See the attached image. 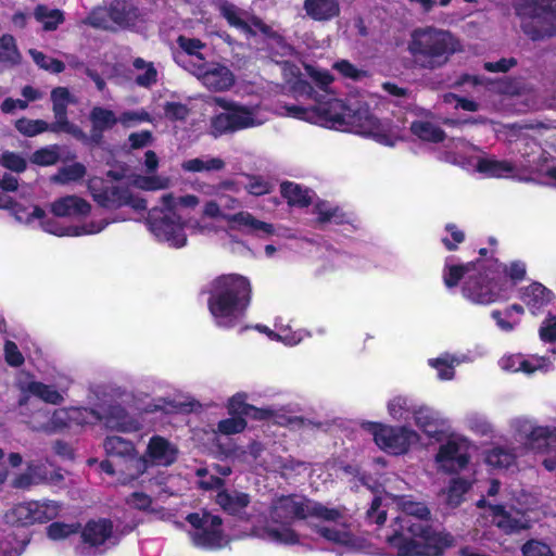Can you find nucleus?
<instances>
[{"mask_svg":"<svg viewBox=\"0 0 556 556\" xmlns=\"http://www.w3.org/2000/svg\"><path fill=\"white\" fill-rule=\"evenodd\" d=\"M469 454H460L459 446L454 441H447L441 445L437 453L435 460L450 472H457L467 467L469 464Z\"/></svg>","mask_w":556,"mask_h":556,"instance_id":"b1692460","label":"nucleus"},{"mask_svg":"<svg viewBox=\"0 0 556 556\" xmlns=\"http://www.w3.org/2000/svg\"><path fill=\"white\" fill-rule=\"evenodd\" d=\"M185 520L197 529L193 542L201 547H218L223 542V519L207 511L203 515L191 513Z\"/></svg>","mask_w":556,"mask_h":556,"instance_id":"9b49d317","label":"nucleus"},{"mask_svg":"<svg viewBox=\"0 0 556 556\" xmlns=\"http://www.w3.org/2000/svg\"><path fill=\"white\" fill-rule=\"evenodd\" d=\"M80 529V525L76 523H66L62 521H52L47 527V535L52 540H63L68 538L71 534L77 533Z\"/></svg>","mask_w":556,"mask_h":556,"instance_id":"603ef678","label":"nucleus"},{"mask_svg":"<svg viewBox=\"0 0 556 556\" xmlns=\"http://www.w3.org/2000/svg\"><path fill=\"white\" fill-rule=\"evenodd\" d=\"M484 460L491 467L509 468L516 462V454L510 450L497 446L486 452Z\"/></svg>","mask_w":556,"mask_h":556,"instance_id":"a19ab883","label":"nucleus"},{"mask_svg":"<svg viewBox=\"0 0 556 556\" xmlns=\"http://www.w3.org/2000/svg\"><path fill=\"white\" fill-rule=\"evenodd\" d=\"M525 445L536 453H554L556 455V429L538 426L526 438Z\"/></svg>","mask_w":556,"mask_h":556,"instance_id":"cd10ccee","label":"nucleus"},{"mask_svg":"<svg viewBox=\"0 0 556 556\" xmlns=\"http://www.w3.org/2000/svg\"><path fill=\"white\" fill-rule=\"evenodd\" d=\"M247 427V421L244 418L231 416L228 419H222L217 422V430L222 434H237L242 432Z\"/></svg>","mask_w":556,"mask_h":556,"instance_id":"052dcab7","label":"nucleus"},{"mask_svg":"<svg viewBox=\"0 0 556 556\" xmlns=\"http://www.w3.org/2000/svg\"><path fill=\"white\" fill-rule=\"evenodd\" d=\"M514 283L522 281L526 277V264L520 260L511 261L509 264L501 262V270Z\"/></svg>","mask_w":556,"mask_h":556,"instance_id":"13d9d810","label":"nucleus"},{"mask_svg":"<svg viewBox=\"0 0 556 556\" xmlns=\"http://www.w3.org/2000/svg\"><path fill=\"white\" fill-rule=\"evenodd\" d=\"M164 113L173 122H182L190 114V110L181 102L168 101L164 105Z\"/></svg>","mask_w":556,"mask_h":556,"instance_id":"774afa93","label":"nucleus"},{"mask_svg":"<svg viewBox=\"0 0 556 556\" xmlns=\"http://www.w3.org/2000/svg\"><path fill=\"white\" fill-rule=\"evenodd\" d=\"M31 511L30 502L20 503L5 513L4 520L13 527L31 526L34 525Z\"/></svg>","mask_w":556,"mask_h":556,"instance_id":"e433bc0d","label":"nucleus"},{"mask_svg":"<svg viewBox=\"0 0 556 556\" xmlns=\"http://www.w3.org/2000/svg\"><path fill=\"white\" fill-rule=\"evenodd\" d=\"M476 169L491 178H504L515 172V165L507 160L478 159Z\"/></svg>","mask_w":556,"mask_h":556,"instance_id":"2f4dec72","label":"nucleus"},{"mask_svg":"<svg viewBox=\"0 0 556 556\" xmlns=\"http://www.w3.org/2000/svg\"><path fill=\"white\" fill-rule=\"evenodd\" d=\"M251 497L249 493L228 489H222L216 493L215 503L222 507V509L240 520H247L245 508L249 506Z\"/></svg>","mask_w":556,"mask_h":556,"instance_id":"aec40b11","label":"nucleus"},{"mask_svg":"<svg viewBox=\"0 0 556 556\" xmlns=\"http://www.w3.org/2000/svg\"><path fill=\"white\" fill-rule=\"evenodd\" d=\"M344 122L345 124L340 128L343 131H352L363 136H377L380 130V122L367 104L349 105Z\"/></svg>","mask_w":556,"mask_h":556,"instance_id":"ddd939ff","label":"nucleus"},{"mask_svg":"<svg viewBox=\"0 0 556 556\" xmlns=\"http://www.w3.org/2000/svg\"><path fill=\"white\" fill-rule=\"evenodd\" d=\"M90 122L97 128L109 130L117 124V117L109 109L94 106L90 112Z\"/></svg>","mask_w":556,"mask_h":556,"instance_id":"49530a36","label":"nucleus"},{"mask_svg":"<svg viewBox=\"0 0 556 556\" xmlns=\"http://www.w3.org/2000/svg\"><path fill=\"white\" fill-rule=\"evenodd\" d=\"M85 174V165L79 162H75L60 169V179L64 184L79 181L80 179L84 178Z\"/></svg>","mask_w":556,"mask_h":556,"instance_id":"0e129e2a","label":"nucleus"},{"mask_svg":"<svg viewBox=\"0 0 556 556\" xmlns=\"http://www.w3.org/2000/svg\"><path fill=\"white\" fill-rule=\"evenodd\" d=\"M514 10L528 39L543 41L556 36V0H520Z\"/></svg>","mask_w":556,"mask_h":556,"instance_id":"20e7f679","label":"nucleus"},{"mask_svg":"<svg viewBox=\"0 0 556 556\" xmlns=\"http://www.w3.org/2000/svg\"><path fill=\"white\" fill-rule=\"evenodd\" d=\"M50 211L55 217H85L90 214L91 204L78 195L68 194L56 199Z\"/></svg>","mask_w":556,"mask_h":556,"instance_id":"412c9836","label":"nucleus"},{"mask_svg":"<svg viewBox=\"0 0 556 556\" xmlns=\"http://www.w3.org/2000/svg\"><path fill=\"white\" fill-rule=\"evenodd\" d=\"M304 70L315 86L321 91H327L334 78L328 70L318 68L309 63H304Z\"/></svg>","mask_w":556,"mask_h":556,"instance_id":"8fccbe9b","label":"nucleus"},{"mask_svg":"<svg viewBox=\"0 0 556 556\" xmlns=\"http://www.w3.org/2000/svg\"><path fill=\"white\" fill-rule=\"evenodd\" d=\"M402 514L391 522L386 543L397 556H441L455 544L454 536L430 525L431 510L421 502L405 500Z\"/></svg>","mask_w":556,"mask_h":556,"instance_id":"f257e3e1","label":"nucleus"},{"mask_svg":"<svg viewBox=\"0 0 556 556\" xmlns=\"http://www.w3.org/2000/svg\"><path fill=\"white\" fill-rule=\"evenodd\" d=\"M146 225L160 241L167 242L173 248H182L187 242L185 224L175 211L152 207L148 211Z\"/></svg>","mask_w":556,"mask_h":556,"instance_id":"1a4fd4ad","label":"nucleus"},{"mask_svg":"<svg viewBox=\"0 0 556 556\" xmlns=\"http://www.w3.org/2000/svg\"><path fill=\"white\" fill-rule=\"evenodd\" d=\"M39 416L43 417L48 422H43L39 426H34L35 430L41 431H52L58 429H63L68 426L67 424V413L63 409L55 410L50 418H48V414L43 412L37 413Z\"/></svg>","mask_w":556,"mask_h":556,"instance_id":"3c124183","label":"nucleus"},{"mask_svg":"<svg viewBox=\"0 0 556 556\" xmlns=\"http://www.w3.org/2000/svg\"><path fill=\"white\" fill-rule=\"evenodd\" d=\"M414 422L416 426L428 435L432 437L440 431L441 421L439 414L428 407L420 406L412 410Z\"/></svg>","mask_w":556,"mask_h":556,"instance_id":"473e14b6","label":"nucleus"},{"mask_svg":"<svg viewBox=\"0 0 556 556\" xmlns=\"http://www.w3.org/2000/svg\"><path fill=\"white\" fill-rule=\"evenodd\" d=\"M519 298L533 315H538L552 301L553 292L540 282H532L520 289Z\"/></svg>","mask_w":556,"mask_h":556,"instance_id":"393cba45","label":"nucleus"},{"mask_svg":"<svg viewBox=\"0 0 556 556\" xmlns=\"http://www.w3.org/2000/svg\"><path fill=\"white\" fill-rule=\"evenodd\" d=\"M314 531L325 540L341 546H352L354 535L346 529H337L326 526H314Z\"/></svg>","mask_w":556,"mask_h":556,"instance_id":"58836bf2","label":"nucleus"},{"mask_svg":"<svg viewBox=\"0 0 556 556\" xmlns=\"http://www.w3.org/2000/svg\"><path fill=\"white\" fill-rule=\"evenodd\" d=\"M316 210H317L316 223H318L319 225H325V223H331V222H334L336 225H343V223H346V216L339 207L321 210L317 205Z\"/></svg>","mask_w":556,"mask_h":556,"instance_id":"e2e57ef3","label":"nucleus"},{"mask_svg":"<svg viewBox=\"0 0 556 556\" xmlns=\"http://www.w3.org/2000/svg\"><path fill=\"white\" fill-rule=\"evenodd\" d=\"M106 9L110 21L117 27H129L139 16L131 0H112Z\"/></svg>","mask_w":556,"mask_h":556,"instance_id":"c85d7f7f","label":"nucleus"},{"mask_svg":"<svg viewBox=\"0 0 556 556\" xmlns=\"http://www.w3.org/2000/svg\"><path fill=\"white\" fill-rule=\"evenodd\" d=\"M110 22L108 9L101 7L93 9L90 14L87 15V20H85V24L96 29H111Z\"/></svg>","mask_w":556,"mask_h":556,"instance_id":"680f3d73","label":"nucleus"},{"mask_svg":"<svg viewBox=\"0 0 556 556\" xmlns=\"http://www.w3.org/2000/svg\"><path fill=\"white\" fill-rule=\"evenodd\" d=\"M31 518L34 523H43L56 518L60 514L61 506L52 500L30 501Z\"/></svg>","mask_w":556,"mask_h":556,"instance_id":"c9c22d12","label":"nucleus"},{"mask_svg":"<svg viewBox=\"0 0 556 556\" xmlns=\"http://www.w3.org/2000/svg\"><path fill=\"white\" fill-rule=\"evenodd\" d=\"M98 419L102 420L108 428L117 431L130 432L138 430V421L121 404L109 405Z\"/></svg>","mask_w":556,"mask_h":556,"instance_id":"4be33fe9","label":"nucleus"},{"mask_svg":"<svg viewBox=\"0 0 556 556\" xmlns=\"http://www.w3.org/2000/svg\"><path fill=\"white\" fill-rule=\"evenodd\" d=\"M304 9L306 14L317 22L331 21L340 15L338 0H305Z\"/></svg>","mask_w":556,"mask_h":556,"instance_id":"c756f323","label":"nucleus"},{"mask_svg":"<svg viewBox=\"0 0 556 556\" xmlns=\"http://www.w3.org/2000/svg\"><path fill=\"white\" fill-rule=\"evenodd\" d=\"M37 22L42 24V29L55 30L65 22L64 12L60 9H49L46 4H38L34 10Z\"/></svg>","mask_w":556,"mask_h":556,"instance_id":"f704fd0d","label":"nucleus"},{"mask_svg":"<svg viewBox=\"0 0 556 556\" xmlns=\"http://www.w3.org/2000/svg\"><path fill=\"white\" fill-rule=\"evenodd\" d=\"M146 455L152 463L170 466L176 462L178 451L166 438L152 435L149 439Z\"/></svg>","mask_w":556,"mask_h":556,"instance_id":"5701e85b","label":"nucleus"},{"mask_svg":"<svg viewBox=\"0 0 556 556\" xmlns=\"http://www.w3.org/2000/svg\"><path fill=\"white\" fill-rule=\"evenodd\" d=\"M176 42L187 55L204 60L200 51L205 48V43L201 39L179 35Z\"/></svg>","mask_w":556,"mask_h":556,"instance_id":"6e6d98bb","label":"nucleus"},{"mask_svg":"<svg viewBox=\"0 0 556 556\" xmlns=\"http://www.w3.org/2000/svg\"><path fill=\"white\" fill-rule=\"evenodd\" d=\"M213 101L225 110L211 118V129L215 137L261 125L252 108L225 97H214Z\"/></svg>","mask_w":556,"mask_h":556,"instance_id":"423d86ee","label":"nucleus"},{"mask_svg":"<svg viewBox=\"0 0 556 556\" xmlns=\"http://www.w3.org/2000/svg\"><path fill=\"white\" fill-rule=\"evenodd\" d=\"M497 264V258L473 260L460 264H445L443 268V283L446 289L456 288L459 282L465 281L467 276L479 268H490Z\"/></svg>","mask_w":556,"mask_h":556,"instance_id":"a211bd4d","label":"nucleus"},{"mask_svg":"<svg viewBox=\"0 0 556 556\" xmlns=\"http://www.w3.org/2000/svg\"><path fill=\"white\" fill-rule=\"evenodd\" d=\"M60 157V147L52 144L36 150L30 156V162L39 166H50L56 164Z\"/></svg>","mask_w":556,"mask_h":556,"instance_id":"a18cd8bd","label":"nucleus"},{"mask_svg":"<svg viewBox=\"0 0 556 556\" xmlns=\"http://www.w3.org/2000/svg\"><path fill=\"white\" fill-rule=\"evenodd\" d=\"M80 542L91 549H99L108 543L115 545L117 540L114 535V523L108 517L89 519L80 529Z\"/></svg>","mask_w":556,"mask_h":556,"instance_id":"f8f14e48","label":"nucleus"},{"mask_svg":"<svg viewBox=\"0 0 556 556\" xmlns=\"http://www.w3.org/2000/svg\"><path fill=\"white\" fill-rule=\"evenodd\" d=\"M21 60L15 39L11 34H3L0 37V62L15 64Z\"/></svg>","mask_w":556,"mask_h":556,"instance_id":"de8ad7c7","label":"nucleus"},{"mask_svg":"<svg viewBox=\"0 0 556 556\" xmlns=\"http://www.w3.org/2000/svg\"><path fill=\"white\" fill-rule=\"evenodd\" d=\"M457 45L450 30L426 26L412 31L407 50L415 66L434 71L448 62L457 51Z\"/></svg>","mask_w":556,"mask_h":556,"instance_id":"7ed1b4c3","label":"nucleus"},{"mask_svg":"<svg viewBox=\"0 0 556 556\" xmlns=\"http://www.w3.org/2000/svg\"><path fill=\"white\" fill-rule=\"evenodd\" d=\"M207 309L216 326L233 328L247 314L251 303L252 288L249 279L239 274L215 277L207 291Z\"/></svg>","mask_w":556,"mask_h":556,"instance_id":"f03ea898","label":"nucleus"},{"mask_svg":"<svg viewBox=\"0 0 556 556\" xmlns=\"http://www.w3.org/2000/svg\"><path fill=\"white\" fill-rule=\"evenodd\" d=\"M475 270L467 276L463 283V295L473 304L489 305L498 301L501 296V288L494 275L500 274L501 261L497 264Z\"/></svg>","mask_w":556,"mask_h":556,"instance_id":"0eeeda50","label":"nucleus"},{"mask_svg":"<svg viewBox=\"0 0 556 556\" xmlns=\"http://www.w3.org/2000/svg\"><path fill=\"white\" fill-rule=\"evenodd\" d=\"M203 85L211 91L223 92L230 90L235 85V75L231 70L219 63L199 67Z\"/></svg>","mask_w":556,"mask_h":556,"instance_id":"6ab92c4d","label":"nucleus"},{"mask_svg":"<svg viewBox=\"0 0 556 556\" xmlns=\"http://www.w3.org/2000/svg\"><path fill=\"white\" fill-rule=\"evenodd\" d=\"M226 163L222 159H189L181 162L180 167L184 172L200 173L210 170H222Z\"/></svg>","mask_w":556,"mask_h":556,"instance_id":"ea45409f","label":"nucleus"},{"mask_svg":"<svg viewBox=\"0 0 556 556\" xmlns=\"http://www.w3.org/2000/svg\"><path fill=\"white\" fill-rule=\"evenodd\" d=\"M522 556H553L551 547L539 540H528L521 546Z\"/></svg>","mask_w":556,"mask_h":556,"instance_id":"338daca9","label":"nucleus"},{"mask_svg":"<svg viewBox=\"0 0 556 556\" xmlns=\"http://www.w3.org/2000/svg\"><path fill=\"white\" fill-rule=\"evenodd\" d=\"M23 395L20 396L17 404L24 406L28 403L29 394L40 399L45 403L52 405H60L64 397L60 391L52 386H47L39 381H30L26 386L22 387Z\"/></svg>","mask_w":556,"mask_h":556,"instance_id":"a878e982","label":"nucleus"},{"mask_svg":"<svg viewBox=\"0 0 556 556\" xmlns=\"http://www.w3.org/2000/svg\"><path fill=\"white\" fill-rule=\"evenodd\" d=\"M129 187L115 186L102 178H93L89 182V190L93 200L108 210H116L124 206L125 195Z\"/></svg>","mask_w":556,"mask_h":556,"instance_id":"dca6fc26","label":"nucleus"},{"mask_svg":"<svg viewBox=\"0 0 556 556\" xmlns=\"http://www.w3.org/2000/svg\"><path fill=\"white\" fill-rule=\"evenodd\" d=\"M363 427L372 434L375 444L389 455H404L418 438L407 426H391L379 421H367Z\"/></svg>","mask_w":556,"mask_h":556,"instance_id":"6e6552de","label":"nucleus"},{"mask_svg":"<svg viewBox=\"0 0 556 556\" xmlns=\"http://www.w3.org/2000/svg\"><path fill=\"white\" fill-rule=\"evenodd\" d=\"M387 407L389 415L395 420L403 419L405 414L412 413V410L415 409L412 406L409 399L404 395H397L394 399H391L388 402Z\"/></svg>","mask_w":556,"mask_h":556,"instance_id":"864d4df0","label":"nucleus"},{"mask_svg":"<svg viewBox=\"0 0 556 556\" xmlns=\"http://www.w3.org/2000/svg\"><path fill=\"white\" fill-rule=\"evenodd\" d=\"M50 99H52V113H54L55 121L50 125L52 132H65L71 136L81 137V128L68 121L67 108L73 102L72 94L65 87H56L50 91Z\"/></svg>","mask_w":556,"mask_h":556,"instance_id":"2eb2a0df","label":"nucleus"},{"mask_svg":"<svg viewBox=\"0 0 556 556\" xmlns=\"http://www.w3.org/2000/svg\"><path fill=\"white\" fill-rule=\"evenodd\" d=\"M348 104L338 98H330L327 101L313 105L314 123L339 129L345 124L344 117Z\"/></svg>","mask_w":556,"mask_h":556,"instance_id":"f3484780","label":"nucleus"},{"mask_svg":"<svg viewBox=\"0 0 556 556\" xmlns=\"http://www.w3.org/2000/svg\"><path fill=\"white\" fill-rule=\"evenodd\" d=\"M280 194L289 206L306 208L312 204L311 189L293 181L280 184Z\"/></svg>","mask_w":556,"mask_h":556,"instance_id":"7c9ffc66","label":"nucleus"},{"mask_svg":"<svg viewBox=\"0 0 556 556\" xmlns=\"http://www.w3.org/2000/svg\"><path fill=\"white\" fill-rule=\"evenodd\" d=\"M306 514L307 518L312 517L327 521H338L342 518V514L338 508H329L313 500H307Z\"/></svg>","mask_w":556,"mask_h":556,"instance_id":"79ce46f5","label":"nucleus"},{"mask_svg":"<svg viewBox=\"0 0 556 556\" xmlns=\"http://www.w3.org/2000/svg\"><path fill=\"white\" fill-rule=\"evenodd\" d=\"M245 190L250 194L260 197L271 192L273 185L260 175H251Z\"/></svg>","mask_w":556,"mask_h":556,"instance_id":"69168bd1","label":"nucleus"},{"mask_svg":"<svg viewBox=\"0 0 556 556\" xmlns=\"http://www.w3.org/2000/svg\"><path fill=\"white\" fill-rule=\"evenodd\" d=\"M103 446L109 456L131 457L136 453L135 445L131 441L117 435L108 437L104 440Z\"/></svg>","mask_w":556,"mask_h":556,"instance_id":"4c0bfd02","label":"nucleus"},{"mask_svg":"<svg viewBox=\"0 0 556 556\" xmlns=\"http://www.w3.org/2000/svg\"><path fill=\"white\" fill-rule=\"evenodd\" d=\"M471 483L465 478H454L447 489V502L457 506L464 502L465 494L470 490Z\"/></svg>","mask_w":556,"mask_h":556,"instance_id":"09e8293b","label":"nucleus"},{"mask_svg":"<svg viewBox=\"0 0 556 556\" xmlns=\"http://www.w3.org/2000/svg\"><path fill=\"white\" fill-rule=\"evenodd\" d=\"M280 529L273 527H265L264 531L266 535L274 542L295 545L300 543V536L298 532L290 527V525H281Z\"/></svg>","mask_w":556,"mask_h":556,"instance_id":"37998d69","label":"nucleus"},{"mask_svg":"<svg viewBox=\"0 0 556 556\" xmlns=\"http://www.w3.org/2000/svg\"><path fill=\"white\" fill-rule=\"evenodd\" d=\"M17 131L26 137H35L43 131H51V126L42 119L22 117L14 123Z\"/></svg>","mask_w":556,"mask_h":556,"instance_id":"c03bdc74","label":"nucleus"},{"mask_svg":"<svg viewBox=\"0 0 556 556\" xmlns=\"http://www.w3.org/2000/svg\"><path fill=\"white\" fill-rule=\"evenodd\" d=\"M30 55L34 62L40 68L52 72L54 74H60L65 70V63L60 61V59L48 58L42 52L37 50H31Z\"/></svg>","mask_w":556,"mask_h":556,"instance_id":"5fc2aeb1","label":"nucleus"},{"mask_svg":"<svg viewBox=\"0 0 556 556\" xmlns=\"http://www.w3.org/2000/svg\"><path fill=\"white\" fill-rule=\"evenodd\" d=\"M445 230L450 233L451 239L447 237L442 238V244L448 252L457 250L458 244H462L466 240V233L460 230L456 224H445Z\"/></svg>","mask_w":556,"mask_h":556,"instance_id":"4d7b16f0","label":"nucleus"},{"mask_svg":"<svg viewBox=\"0 0 556 556\" xmlns=\"http://www.w3.org/2000/svg\"><path fill=\"white\" fill-rule=\"evenodd\" d=\"M296 497V494H288L275 498L269 508L270 519L280 525H292L295 520H306L308 498L298 501Z\"/></svg>","mask_w":556,"mask_h":556,"instance_id":"4468645a","label":"nucleus"},{"mask_svg":"<svg viewBox=\"0 0 556 556\" xmlns=\"http://www.w3.org/2000/svg\"><path fill=\"white\" fill-rule=\"evenodd\" d=\"M219 15L227 21L229 26L240 29L245 35L254 37L257 31L263 34L268 40H271L275 48L268 43V50L271 56L286 58L294 54V47L287 42L283 35L268 26L260 16L250 15L248 21L242 18L247 12L238 8L229 0H222L218 3Z\"/></svg>","mask_w":556,"mask_h":556,"instance_id":"39448f33","label":"nucleus"},{"mask_svg":"<svg viewBox=\"0 0 556 556\" xmlns=\"http://www.w3.org/2000/svg\"><path fill=\"white\" fill-rule=\"evenodd\" d=\"M409 129L413 135L426 142L441 143L446 137L443 128L430 122L415 121L410 124Z\"/></svg>","mask_w":556,"mask_h":556,"instance_id":"72a5a7b5","label":"nucleus"},{"mask_svg":"<svg viewBox=\"0 0 556 556\" xmlns=\"http://www.w3.org/2000/svg\"><path fill=\"white\" fill-rule=\"evenodd\" d=\"M0 163L3 167L15 172L23 173L27 168V161L25 157L20 156L17 153L5 151L0 157Z\"/></svg>","mask_w":556,"mask_h":556,"instance_id":"bf43d9fd","label":"nucleus"},{"mask_svg":"<svg viewBox=\"0 0 556 556\" xmlns=\"http://www.w3.org/2000/svg\"><path fill=\"white\" fill-rule=\"evenodd\" d=\"M203 214L208 218H222L228 222V225L231 229H244L245 232L250 235H257L263 232L266 236H270L275 232V227L273 224L258 220L257 218H254L249 212L240 211L236 214H224L220 212L217 202L213 200L205 203Z\"/></svg>","mask_w":556,"mask_h":556,"instance_id":"9d476101","label":"nucleus"},{"mask_svg":"<svg viewBox=\"0 0 556 556\" xmlns=\"http://www.w3.org/2000/svg\"><path fill=\"white\" fill-rule=\"evenodd\" d=\"M49 480L48 469L45 464L40 462H29L26 470L22 473L15 475L10 485L14 489H29L31 485H39L47 483Z\"/></svg>","mask_w":556,"mask_h":556,"instance_id":"bb28decb","label":"nucleus"}]
</instances>
